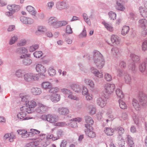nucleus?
Wrapping results in <instances>:
<instances>
[{
  "label": "nucleus",
  "instance_id": "1",
  "mask_svg": "<svg viewBox=\"0 0 147 147\" xmlns=\"http://www.w3.org/2000/svg\"><path fill=\"white\" fill-rule=\"evenodd\" d=\"M139 97L140 102L135 98L133 99L132 100L133 106L136 110L140 109L141 105L144 106V105L146 104L147 102V96L143 92L140 93Z\"/></svg>",
  "mask_w": 147,
  "mask_h": 147
},
{
  "label": "nucleus",
  "instance_id": "2",
  "mask_svg": "<svg viewBox=\"0 0 147 147\" xmlns=\"http://www.w3.org/2000/svg\"><path fill=\"white\" fill-rule=\"evenodd\" d=\"M93 59L94 63L98 69H101L102 68L105 61L102 55L99 52L96 51L94 52Z\"/></svg>",
  "mask_w": 147,
  "mask_h": 147
},
{
  "label": "nucleus",
  "instance_id": "3",
  "mask_svg": "<svg viewBox=\"0 0 147 147\" xmlns=\"http://www.w3.org/2000/svg\"><path fill=\"white\" fill-rule=\"evenodd\" d=\"M26 105V107H23L22 108L23 110H26L28 113H31L33 112L34 108L36 106V102L34 100L28 101Z\"/></svg>",
  "mask_w": 147,
  "mask_h": 147
},
{
  "label": "nucleus",
  "instance_id": "4",
  "mask_svg": "<svg viewBox=\"0 0 147 147\" xmlns=\"http://www.w3.org/2000/svg\"><path fill=\"white\" fill-rule=\"evenodd\" d=\"M69 7V5L68 2L65 0L59 1L56 3V8L59 11L63 9H68Z\"/></svg>",
  "mask_w": 147,
  "mask_h": 147
},
{
  "label": "nucleus",
  "instance_id": "5",
  "mask_svg": "<svg viewBox=\"0 0 147 147\" xmlns=\"http://www.w3.org/2000/svg\"><path fill=\"white\" fill-rule=\"evenodd\" d=\"M104 88L105 92L104 95L105 96L106 98H108L110 95L113 92L114 90L115 85L113 84H107L105 85Z\"/></svg>",
  "mask_w": 147,
  "mask_h": 147
},
{
  "label": "nucleus",
  "instance_id": "6",
  "mask_svg": "<svg viewBox=\"0 0 147 147\" xmlns=\"http://www.w3.org/2000/svg\"><path fill=\"white\" fill-rule=\"evenodd\" d=\"M24 79L27 82H31L37 80L39 78V74H35L33 73H28L24 75Z\"/></svg>",
  "mask_w": 147,
  "mask_h": 147
},
{
  "label": "nucleus",
  "instance_id": "7",
  "mask_svg": "<svg viewBox=\"0 0 147 147\" xmlns=\"http://www.w3.org/2000/svg\"><path fill=\"white\" fill-rule=\"evenodd\" d=\"M41 118L43 120L47 121L51 123H55L57 121L56 116L53 115L48 114L47 115H43L41 116Z\"/></svg>",
  "mask_w": 147,
  "mask_h": 147
},
{
  "label": "nucleus",
  "instance_id": "8",
  "mask_svg": "<svg viewBox=\"0 0 147 147\" xmlns=\"http://www.w3.org/2000/svg\"><path fill=\"white\" fill-rule=\"evenodd\" d=\"M30 55L29 54H25L21 55L20 57L21 59H24L23 60V63L25 65H30L32 63V61L31 59L28 57H30Z\"/></svg>",
  "mask_w": 147,
  "mask_h": 147
},
{
  "label": "nucleus",
  "instance_id": "9",
  "mask_svg": "<svg viewBox=\"0 0 147 147\" xmlns=\"http://www.w3.org/2000/svg\"><path fill=\"white\" fill-rule=\"evenodd\" d=\"M107 99L105 97V96L104 95V97L98 98L96 100V102L98 106L102 107H103L107 103Z\"/></svg>",
  "mask_w": 147,
  "mask_h": 147
},
{
  "label": "nucleus",
  "instance_id": "10",
  "mask_svg": "<svg viewBox=\"0 0 147 147\" xmlns=\"http://www.w3.org/2000/svg\"><path fill=\"white\" fill-rule=\"evenodd\" d=\"M26 110H23L22 107L21 108V112L17 115L18 119L20 121L30 119L29 117H26Z\"/></svg>",
  "mask_w": 147,
  "mask_h": 147
},
{
  "label": "nucleus",
  "instance_id": "11",
  "mask_svg": "<svg viewBox=\"0 0 147 147\" xmlns=\"http://www.w3.org/2000/svg\"><path fill=\"white\" fill-rule=\"evenodd\" d=\"M38 107L36 110V112L42 113H45L48 110V107L45 106L42 104H40L38 105Z\"/></svg>",
  "mask_w": 147,
  "mask_h": 147
},
{
  "label": "nucleus",
  "instance_id": "12",
  "mask_svg": "<svg viewBox=\"0 0 147 147\" xmlns=\"http://www.w3.org/2000/svg\"><path fill=\"white\" fill-rule=\"evenodd\" d=\"M26 9L29 13L33 16V18L37 19L38 17L36 14V12L34 7L31 6L29 5L26 7Z\"/></svg>",
  "mask_w": 147,
  "mask_h": 147
},
{
  "label": "nucleus",
  "instance_id": "13",
  "mask_svg": "<svg viewBox=\"0 0 147 147\" xmlns=\"http://www.w3.org/2000/svg\"><path fill=\"white\" fill-rule=\"evenodd\" d=\"M116 9L121 11H123L125 9L124 6L123 5L122 0H116L115 5Z\"/></svg>",
  "mask_w": 147,
  "mask_h": 147
},
{
  "label": "nucleus",
  "instance_id": "14",
  "mask_svg": "<svg viewBox=\"0 0 147 147\" xmlns=\"http://www.w3.org/2000/svg\"><path fill=\"white\" fill-rule=\"evenodd\" d=\"M85 119L86 124L85 125V126L86 128L89 129L92 128L90 126L94 123V121L90 116H86L85 117Z\"/></svg>",
  "mask_w": 147,
  "mask_h": 147
},
{
  "label": "nucleus",
  "instance_id": "15",
  "mask_svg": "<svg viewBox=\"0 0 147 147\" xmlns=\"http://www.w3.org/2000/svg\"><path fill=\"white\" fill-rule=\"evenodd\" d=\"M82 120V118L80 117H77L72 119L71 120V122L70 123L69 126L73 128H76L78 127L77 121L80 122Z\"/></svg>",
  "mask_w": 147,
  "mask_h": 147
},
{
  "label": "nucleus",
  "instance_id": "16",
  "mask_svg": "<svg viewBox=\"0 0 147 147\" xmlns=\"http://www.w3.org/2000/svg\"><path fill=\"white\" fill-rule=\"evenodd\" d=\"M70 87L71 89L75 92L80 93L81 92V87L78 84H73L71 85Z\"/></svg>",
  "mask_w": 147,
  "mask_h": 147
},
{
  "label": "nucleus",
  "instance_id": "17",
  "mask_svg": "<svg viewBox=\"0 0 147 147\" xmlns=\"http://www.w3.org/2000/svg\"><path fill=\"white\" fill-rule=\"evenodd\" d=\"M20 20L23 23L25 24H32L33 22V19L30 18H27L24 16L21 17Z\"/></svg>",
  "mask_w": 147,
  "mask_h": 147
},
{
  "label": "nucleus",
  "instance_id": "18",
  "mask_svg": "<svg viewBox=\"0 0 147 147\" xmlns=\"http://www.w3.org/2000/svg\"><path fill=\"white\" fill-rule=\"evenodd\" d=\"M91 71L92 74L98 78H100L103 77V74L102 72L99 71L98 70L93 67H91Z\"/></svg>",
  "mask_w": 147,
  "mask_h": 147
},
{
  "label": "nucleus",
  "instance_id": "19",
  "mask_svg": "<svg viewBox=\"0 0 147 147\" xmlns=\"http://www.w3.org/2000/svg\"><path fill=\"white\" fill-rule=\"evenodd\" d=\"M7 8L10 11H12L14 12L18 11L20 9V7L19 5L15 4L8 5L7 6Z\"/></svg>",
  "mask_w": 147,
  "mask_h": 147
},
{
  "label": "nucleus",
  "instance_id": "20",
  "mask_svg": "<svg viewBox=\"0 0 147 147\" xmlns=\"http://www.w3.org/2000/svg\"><path fill=\"white\" fill-rule=\"evenodd\" d=\"M57 112L60 115H65L69 113V111L67 108L60 107L58 109Z\"/></svg>",
  "mask_w": 147,
  "mask_h": 147
},
{
  "label": "nucleus",
  "instance_id": "21",
  "mask_svg": "<svg viewBox=\"0 0 147 147\" xmlns=\"http://www.w3.org/2000/svg\"><path fill=\"white\" fill-rule=\"evenodd\" d=\"M36 71L39 73H45L46 72L45 67L40 64H37L36 67Z\"/></svg>",
  "mask_w": 147,
  "mask_h": 147
},
{
  "label": "nucleus",
  "instance_id": "22",
  "mask_svg": "<svg viewBox=\"0 0 147 147\" xmlns=\"http://www.w3.org/2000/svg\"><path fill=\"white\" fill-rule=\"evenodd\" d=\"M111 41L114 44L119 45L120 42V38L117 35H113L111 37Z\"/></svg>",
  "mask_w": 147,
  "mask_h": 147
},
{
  "label": "nucleus",
  "instance_id": "23",
  "mask_svg": "<svg viewBox=\"0 0 147 147\" xmlns=\"http://www.w3.org/2000/svg\"><path fill=\"white\" fill-rule=\"evenodd\" d=\"M50 98L52 102H57L60 100L61 97L59 94H51Z\"/></svg>",
  "mask_w": 147,
  "mask_h": 147
},
{
  "label": "nucleus",
  "instance_id": "24",
  "mask_svg": "<svg viewBox=\"0 0 147 147\" xmlns=\"http://www.w3.org/2000/svg\"><path fill=\"white\" fill-rule=\"evenodd\" d=\"M67 24V22L65 21H59L58 20L53 27L54 28H58L65 26Z\"/></svg>",
  "mask_w": 147,
  "mask_h": 147
},
{
  "label": "nucleus",
  "instance_id": "25",
  "mask_svg": "<svg viewBox=\"0 0 147 147\" xmlns=\"http://www.w3.org/2000/svg\"><path fill=\"white\" fill-rule=\"evenodd\" d=\"M15 52L17 54L22 55L28 53L27 49L24 47L17 48L15 51Z\"/></svg>",
  "mask_w": 147,
  "mask_h": 147
},
{
  "label": "nucleus",
  "instance_id": "26",
  "mask_svg": "<svg viewBox=\"0 0 147 147\" xmlns=\"http://www.w3.org/2000/svg\"><path fill=\"white\" fill-rule=\"evenodd\" d=\"M42 90L40 88L35 87L32 88L31 89L32 93L35 95H39L42 93Z\"/></svg>",
  "mask_w": 147,
  "mask_h": 147
},
{
  "label": "nucleus",
  "instance_id": "27",
  "mask_svg": "<svg viewBox=\"0 0 147 147\" xmlns=\"http://www.w3.org/2000/svg\"><path fill=\"white\" fill-rule=\"evenodd\" d=\"M91 128H86L87 129L85 130V132L86 134L88 137L93 138L95 136V134L93 131L91 130Z\"/></svg>",
  "mask_w": 147,
  "mask_h": 147
},
{
  "label": "nucleus",
  "instance_id": "28",
  "mask_svg": "<svg viewBox=\"0 0 147 147\" xmlns=\"http://www.w3.org/2000/svg\"><path fill=\"white\" fill-rule=\"evenodd\" d=\"M55 134V137L53 139L54 140H57L60 138L63 134V132L62 130L61 129H59L56 132Z\"/></svg>",
  "mask_w": 147,
  "mask_h": 147
},
{
  "label": "nucleus",
  "instance_id": "29",
  "mask_svg": "<svg viewBox=\"0 0 147 147\" xmlns=\"http://www.w3.org/2000/svg\"><path fill=\"white\" fill-rule=\"evenodd\" d=\"M146 62L145 61L140 63L139 65V69L141 72L143 73L145 71L146 69Z\"/></svg>",
  "mask_w": 147,
  "mask_h": 147
},
{
  "label": "nucleus",
  "instance_id": "30",
  "mask_svg": "<svg viewBox=\"0 0 147 147\" xmlns=\"http://www.w3.org/2000/svg\"><path fill=\"white\" fill-rule=\"evenodd\" d=\"M17 132L18 134L22 135V137L24 138H26L28 136H30L29 135L27 131L25 130L20 129L18 130Z\"/></svg>",
  "mask_w": 147,
  "mask_h": 147
},
{
  "label": "nucleus",
  "instance_id": "31",
  "mask_svg": "<svg viewBox=\"0 0 147 147\" xmlns=\"http://www.w3.org/2000/svg\"><path fill=\"white\" fill-rule=\"evenodd\" d=\"M139 23L140 27L142 28L147 27V21L145 19H142L139 20Z\"/></svg>",
  "mask_w": 147,
  "mask_h": 147
},
{
  "label": "nucleus",
  "instance_id": "32",
  "mask_svg": "<svg viewBox=\"0 0 147 147\" xmlns=\"http://www.w3.org/2000/svg\"><path fill=\"white\" fill-rule=\"evenodd\" d=\"M57 20L58 19L56 18L52 17L49 19V23L53 27Z\"/></svg>",
  "mask_w": 147,
  "mask_h": 147
},
{
  "label": "nucleus",
  "instance_id": "33",
  "mask_svg": "<svg viewBox=\"0 0 147 147\" xmlns=\"http://www.w3.org/2000/svg\"><path fill=\"white\" fill-rule=\"evenodd\" d=\"M84 83L87 85L89 86L90 87L93 88L94 86V82L90 79H85L84 80Z\"/></svg>",
  "mask_w": 147,
  "mask_h": 147
},
{
  "label": "nucleus",
  "instance_id": "34",
  "mask_svg": "<svg viewBox=\"0 0 147 147\" xmlns=\"http://www.w3.org/2000/svg\"><path fill=\"white\" fill-rule=\"evenodd\" d=\"M130 57L133 61L134 63H139L140 61L139 57L134 54H131L130 55Z\"/></svg>",
  "mask_w": 147,
  "mask_h": 147
},
{
  "label": "nucleus",
  "instance_id": "35",
  "mask_svg": "<svg viewBox=\"0 0 147 147\" xmlns=\"http://www.w3.org/2000/svg\"><path fill=\"white\" fill-rule=\"evenodd\" d=\"M51 86V84L48 82H43L42 84V87L45 89H49Z\"/></svg>",
  "mask_w": 147,
  "mask_h": 147
},
{
  "label": "nucleus",
  "instance_id": "36",
  "mask_svg": "<svg viewBox=\"0 0 147 147\" xmlns=\"http://www.w3.org/2000/svg\"><path fill=\"white\" fill-rule=\"evenodd\" d=\"M23 71L21 69H19L16 70L15 73V76L18 78H22L23 75Z\"/></svg>",
  "mask_w": 147,
  "mask_h": 147
},
{
  "label": "nucleus",
  "instance_id": "37",
  "mask_svg": "<svg viewBox=\"0 0 147 147\" xmlns=\"http://www.w3.org/2000/svg\"><path fill=\"white\" fill-rule=\"evenodd\" d=\"M104 131L107 135L112 136L113 135L114 130L110 127H107Z\"/></svg>",
  "mask_w": 147,
  "mask_h": 147
},
{
  "label": "nucleus",
  "instance_id": "38",
  "mask_svg": "<svg viewBox=\"0 0 147 147\" xmlns=\"http://www.w3.org/2000/svg\"><path fill=\"white\" fill-rule=\"evenodd\" d=\"M127 138L128 144L130 147L134 146V143L133 140V139L129 135H127Z\"/></svg>",
  "mask_w": 147,
  "mask_h": 147
},
{
  "label": "nucleus",
  "instance_id": "39",
  "mask_svg": "<svg viewBox=\"0 0 147 147\" xmlns=\"http://www.w3.org/2000/svg\"><path fill=\"white\" fill-rule=\"evenodd\" d=\"M129 28L128 26H125L123 27L121 30V34L123 35H125L129 32Z\"/></svg>",
  "mask_w": 147,
  "mask_h": 147
},
{
  "label": "nucleus",
  "instance_id": "40",
  "mask_svg": "<svg viewBox=\"0 0 147 147\" xmlns=\"http://www.w3.org/2000/svg\"><path fill=\"white\" fill-rule=\"evenodd\" d=\"M116 93L117 96L120 98H122L124 97V94L120 89L117 88L116 90Z\"/></svg>",
  "mask_w": 147,
  "mask_h": 147
},
{
  "label": "nucleus",
  "instance_id": "41",
  "mask_svg": "<svg viewBox=\"0 0 147 147\" xmlns=\"http://www.w3.org/2000/svg\"><path fill=\"white\" fill-rule=\"evenodd\" d=\"M20 96L22 101L25 102L26 104L27 103L28 101V99L29 98V96L28 95L21 94L20 95Z\"/></svg>",
  "mask_w": 147,
  "mask_h": 147
},
{
  "label": "nucleus",
  "instance_id": "42",
  "mask_svg": "<svg viewBox=\"0 0 147 147\" xmlns=\"http://www.w3.org/2000/svg\"><path fill=\"white\" fill-rule=\"evenodd\" d=\"M102 23L108 30L111 32L113 31V28L111 25L106 23L105 22H102Z\"/></svg>",
  "mask_w": 147,
  "mask_h": 147
},
{
  "label": "nucleus",
  "instance_id": "43",
  "mask_svg": "<svg viewBox=\"0 0 147 147\" xmlns=\"http://www.w3.org/2000/svg\"><path fill=\"white\" fill-rule=\"evenodd\" d=\"M124 80L127 84H129L131 82V78L129 74H126L124 75Z\"/></svg>",
  "mask_w": 147,
  "mask_h": 147
},
{
  "label": "nucleus",
  "instance_id": "44",
  "mask_svg": "<svg viewBox=\"0 0 147 147\" xmlns=\"http://www.w3.org/2000/svg\"><path fill=\"white\" fill-rule=\"evenodd\" d=\"M46 30L44 26H40L38 27V31L36 32V34H40L44 32Z\"/></svg>",
  "mask_w": 147,
  "mask_h": 147
},
{
  "label": "nucleus",
  "instance_id": "45",
  "mask_svg": "<svg viewBox=\"0 0 147 147\" xmlns=\"http://www.w3.org/2000/svg\"><path fill=\"white\" fill-rule=\"evenodd\" d=\"M118 129V138L119 139H120L122 137V135L124 133V129L122 127H119Z\"/></svg>",
  "mask_w": 147,
  "mask_h": 147
},
{
  "label": "nucleus",
  "instance_id": "46",
  "mask_svg": "<svg viewBox=\"0 0 147 147\" xmlns=\"http://www.w3.org/2000/svg\"><path fill=\"white\" fill-rule=\"evenodd\" d=\"M140 12L141 15L144 18L147 17V11L144 8H140Z\"/></svg>",
  "mask_w": 147,
  "mask_h": 147
},
{
  "label": "nucleus",
  "instance_id": "47",
  "mask_svg": "<svg viewBox=\"0 0 147 147\" xmlns=\"http://www.w3.org/2000/svg\"><path fill=\"white\" fill-rule=\"evenodd\" d=\"M111 52L112 54L114 55H116L120 53L119 49L117 47H113L111 49Z\"/></svg>",
  "mask_w": 147,
  "mask_h": 147
},
{
  "label": "nucleus",
  "instance_id": "48",
  "mask_svg": "<svg viewBox=\"0 0 147 147\" xmlns=\"http://www.w3.org/2000/svg\"><path fill=\"white\" fill-rule=\"evenodd\" d=\"M54 4V2L53 1H50L48 2L46 5L47 9L48 10H51L53 9Z\"/></svg>",
  "mask_w": 147,
  "mask_h": 147
},
{
  "label": "nucleus",
  "instance_id": "49",
  "mask_svg": "<svg viewBox=\"0 0 147 147\" xmlns=\"http://www.w3.org/2000/svg\"><path fill=\"white\" fill-rule=\"evenodd\" d=\"M108 14L111 20H114L116 19V14L115 13L111 11L109 12Z\"/></svg>",
  "mask_w": 147,
  "mask_h": 147
},
{
  "label": "nucleus",
  "instance_id": "50",
  "mask_svg": "<svg viewBox=\"0 0 147 147\" xmlns=\"http://www.w3.org/2000/svg\"><path fill=\"white\" fill-rule=\"evenodd\" d=\"M59 90V89L57 87L52 88L50 89L49 91V92L52 94H57L56 93L58 92Z\"/></svg>",
  "mask_w": 147,
  "mask_h": 147
},
{
  "label": "nucleus",
  "instance_id": "51",
  "mask_svg": "<svg viewBox=\"0 0 147 147\" xmlns=\"http://www.w3.org/2000/svg\"><path fill=\"white\" fill-rule=\"evenodd\" d=\"M119 102L120 108L122 109H125L127 107L125 103L121 100H119Z\"/></svg>",
  "mask_w": 147,
  "mask_h": 147
},
{
  "label": "nucleus",
  "instance_id": "52",
  "mask_svg": "<svg viewBox=\"0 0 147 147\" xmlns=\"http://www.w3.org/2000/svg\"><path fill=\"white\" fill-rule=\"evenodd\" d=\"M43 53L41 51H37L33 53V55L34 57L36 58H39L41 57Z\"/></svg>",
  "mask_w": 147,
  "mask_h": 147
},
{
  "label": "nucleus",
  "instance_id": "53",
  "mask_svg": "<svg viewBox=\"0 0 147 147\" xmlns=\"http://www.w3.org/2000/svg\"><path fill=\"white\" fill-rule=\"evenodd\" d=\"M116 70L117 72V76L121 77L123 75L124 72L121 69L119 68H117L116 69Z\"/></svg>",
  "mask_w": 147,
  "mask_h": 147
},
{
  "label": "nucleus",
  "instance_id": "54",
  "mask_svg": "<svg viewBox=\"0 0 147 147\" xmlns=\"http://www.w3.org/2000/svg\"><path fill=\"white\" fill-rule=\"evenodd\" d=\"M18 39L17 36H14L10 39L9 42V44L12 45L14 44L17 40Z\"/></svg>",
  "mask_w": 147,
  "mask_h": 147
},
{
  "label": "nucleus",
  "instance_id": "55",
  "mask_svg": "<svg viewBox=\"0 0 147 147\" xmlns=\"http://www.w3.org/2000/svg\"><path fill=\"white\" fill-rule=\"evenodd\" d=\"M39 47V46L37 44H35L31 46L29 49V51L30 52H33Z\"/></svg>",
  "mask_w": 147,
  "mask_h": 147
},
{
  "label": "nucleus",
  "instance_id": "56",
  "mask_svg": "<svg viewBox=\"0 0 147 147\" xmlns=\"http://www.w3.org/2000/svg\"><path fill=\"white\" fill-rule=\"evenodd\" d=\"M48 72L49 74L51 76L55 75L56 73L55 70L52 67L49 68L48 70Z\"/></svg>",
  "mask_w": 147,
  "mask_h": 147
},
{
  "label": "nucleus",
  "instance_id": "57",
  "mask_svg": "<svg viewBox=\"0 0 147 147\" xmlns=\"http://www.w3.org/2000/svg\"><path fill=\"white\" fill-rule=\"evenodd\" d=\"M142 50L145 51L147 50V40H145L142 44Z\"/></svg>",
  "mask_w": 147,
  "mask_h": 147
},
{
  "label": "nucleus",
  "instance_id": "58",
  "mask_svg": "<svg viewBox=\"0 0 147 147\" xmlns=\"http://www.w3.org/2000/svg\"><path fill=\"white\" fill-rule=\"evenodd\" d=\"M30 132H29V133H30V134H29V135H31L32 136L33 134H39L40 132V131L33 129H30Z\"/></svg>",
  "mask_w": 147,
  "mask_h": 147
},
{
  "label": "nucleus",
  "instance_id": "59",
  "mask_svg": "<svg viewBox=\"0 0 147 147\" xmlns=\"http://www.w3.org/2000/svg\"><path fill=\"white\" fill-rule=\"evenodd\" d=\"M128 68L129 69L131 70L133 72L136 71V65L135 63H133L129 65Z\"/></svg>",
  "mask_w": 147,
  "mask_h": 147
},
{
  "label": "nucleus",
  "instance_id": "60",
  "mask_svg": "<svg viewBox=\"0 0 147 147\" xmlns=\"http://www.w3.org/2000/svg\"><path fill=\"white\" fill-rule=\"evenodd\" d=\"M87 34H86V29H85V28L84 27V29L82 31V32L80 33V34L79 35V37L80 38H82L83 37H86V36Z\"/></svg>",
  "mask_w": 147,
  "mask_h": 147
},
{
  "label": "nucleus",
  "instance_id": "61",
  "mask_svg": "<svg viewBox=\"0 0 147 147\" xmlns=\"http://www.w3.org/2000/svg\"><path fill=\"white\" fill-rule=\"evenodd\" d=\"M121 139L118 141V144L119 146L123 147L124 146L125 144V142L122 137H121Z\"/></svg>",
  "mask_w": 147,
  "mask_h": 147
},
{
  "label": "nucleus",
  "instance_id": "62",
  "mask_svg": "<svg viewBox=\"0 0 147 147\" xmlns=\"http://www.w3.org/2000/svg\"><path fill=\"white\" fill-rule=\"evenodd\" d=\"M61 92L63 93L69 95L72 94V92L66 88H63L61 89Z\"/></svg>",
  "mask_w": 147,
  "mask_h": 147
},
{
  "label": "nucleus",
  "instance_id": "63",
  "mask_svg": "<svg viewBox=\"0 0 147 147\" xmlns=\"http://www.w3.org/2000/svg\"><path fill=\"white\" fill-rule=\"evenodd\" d=\"M119 67L122 69H125L126 67V63L125 62L123 61H121L119 65Z\"/></svg>",
  "mask_w": 147,
  "mask_h": 147
},
{
  "label": "nucleus",
  "instance_id": "64",
  "mask_svg": "<svg viewBox=\"0 0 147 147\" xmlns=\"http://www.w3.org/2000/svg\"><path fill=\"white\" fill-rule=\"evenodd\" d=\"M36 146L35 142H32L27 144L25 147H36Z\"/></svg>",
  "mask_w": 147,
  "mask_h": 147
}]
</instances>
